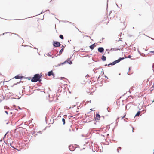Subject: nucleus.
I'll list each match as a JSON object with an SVG mask.
<instances>
[{"instance_id": "f257e3e1", "label": "nucleus", "mask_w": 154, "mask_h": 154, "mask_svg": "<svg viewBox=\"0 0 154 154\" xmlns=\"http://www.w3.org/2000/svg\"><path fill=\"white\" fill-rule=\"evenodd\" d=\"M41 77L39 74H36L31 79V81L33 82H36L37 81H39V82L41 81V80L40 79Z\"/></svg>"}, {"instance_id": "f03ea898", "label": "nucleus", "mask_w": 154, "mask_h": 154, "mask_svg": "<svg viewBox=\"0 0 154 154\" xmlns=\"http://www.w3.org/2000/svg\"><path fill=\"white\" fill-rule=\"evenodd\" d=\"M124 59V58H120L118 60H116V61H114L113 62H112V63H110V64H109L108 65V66H109L110 65H114L115 64H116V63L119 62L120 61H121V60H123Z\"/></svg>"}, {"instance_id": "7ed1b4c3", "label": "nucleus", "mask_w": 154, "mask_h": 154, "mask_svg": "<svg viewBox=\"0 0 154 154\" xmlns=\"http://www.w3.org/2000/svg\"><path fill=\"white\" fill-rule=\"evenodd\" d=\"M60 43L57 41H54L53 45L55 47H59L60 45Z\"/></svg>"}, {"instance_id": "20e7f679", "label": "nucleus", "mask_w": 154, "mask_h": 154, "mask_svg": "<svg viewBox=\"0 0 154 154\" xmlns=\"http://www.w3.org/2000/svg\"><path fill=\"white\" fill-rule=\"evenodd\" d=\"M66 62H68V63L69 64H72V61H70L68 59L67 60H66V61H64V62H63V63H62L61 64H60L59 65V66L60 65H63V64H65V63H66Z\"/></svg>"}, {"instance_id": "39448f33", "label": "nucleus", "mask_w": 154, "mask_h": 154, "mask_svg": "<svg viewBox=\"0 0 154 154\" xmlns=\"http://www.w3.org/2000/svg\"><path fill=\"white\" fill-rule=\"evenodd\" d=\"M104 51V49L102 47H100L98 48V51L100 52H102Z\"/></svg>"}, {"instance_id": "423d86ee", "label": "nucleus", "mask_w": 154, "mask_h": 154, "mask_svg": "<svg viewBox=\"0 0 154 154\" xmlns=\"http://www.w3.org/2000/svg\"><path fill=\"white\" fill-rule=\"evenodd\" d=\"M48 75L49 76H50L51 75H53L54 74L52 71H51L48 72Z\"/></svg>"}, {"instance_id": "0eeeda50", "label": "nucleus", "mask_w": 154, "mask_h": 154, "mask_svg": "<svg viewBox=\"0 0 154 154\" xmlns=\"http://www.w3.org/2000/svg\"><path fill=\"white\" fill-rule=\"evenodd\" d=\"M94 47H95L94 44H93L92 45H90V48H91L92 49H93Z\"/></svg>"}, {"instance_id": "6e6552de", "label": "nucleus", "mask_w": 154, "mask_h": 154, "mask_svg": "<svg viewBox=\"0 0 154 154\" xmlns=\"http://www.w3.org/2000/svg\"><path fill=\"white\" fill-rule=\"evenodd\" d=\"M96 118L98 120H99L100 118V115L99 114H96Z\"/></svg>"}, {"instance_id": "1a4fd4ad", "label": "nucleus", "mask_w": 154, "mask_h": 154, "mask_svg": "<svg viewBox=\"0 0 154 154\" xmlns=\"http://www.w3.org/2000/svg\"><path fill=\"white\" fill-rule=\"evenodd\" d=\"M102 59L103 61H105L106 60V57L105 56H104V55H103L102 57Z\"/></svg>"}, {"instance_id": "9d476101", "label": "nucleus", "mask_w": 154, "mask_h": 154, "mask_svg": "<svg viewBox=\"0 0 154 154\" xmlns=\"http://www.w3.org/2000/svg\"><path fill=\"white\" fill-rule=\"evenodd\" d=\"M21 78V77L18 75L16 76L15 77V78L17 79H20Z\"/></svg>"}, {"instance_id": "9b49d317", "label": "nucleus", "mask_w": 154, "mask_h": 154, "mask_svg": "<svg viewBox=\"0 0 154 154\" xmlns=\"http://www.w3.org/2000/svg\"><path fill=\"white\" fill-rule=\"evenodd\" d=\"M141 112L140 111H138L136 114L135 116H139L140 113Z\"/></svg>"}, {"instance_id": "f8f14e48", "label": "nucleus", "mask_w": 154, "mask_h": 154, "mask_svg": "<svg viewBox=\"0 0 154 154\" xmlns=\"http://www.w3.org/2000/svg\"><path fill=\"white\" fill-rule=\"evenodd\" d=\"M63 48H62V49L60 51L59 54H61L62 53L63 51Z\"/></svg>"}, {"instance_id": "ddd939ff", "label": "nucleus", "mask_w": 154, "mask_h": 154, "mask_svg": "<svg viewBox=\"0 0 154 154\" xmlns=\"http://www.w3.org/2000/svg\"><path fill=\"white\" fill-rule=\"evenodd\" d=\"M107 19V16H106L103 19L102 21H103L104 20H106Z\"/></svg>"}, {"instance_id": "4468645a", "label": "nucleus", "mask_w": 154, "mask_h": 154, "mask_svg": "<svg viewBox=\"0 0 154 154\" xmlns=\"http://www.w3.org/2000/svg\"><path fill=\"white\" fill-rule=\"evenodd\" d=\"M59 37L61 39H64L63 36L62 35H60L59 36Z\"/></svg>"}, {"instance_id": "2eb2a0df", "label": "nucleus", "mask_w": 154, "mask_h": 154, "mask_svg": "<svg viewBox=\"0 0 154 154\" xmlns=\"http://www.w3.org/2000/svg\"><path fill=\"white\" fill-rule=\"evenodd\" d=\"M121 147H118L117 149V151L118 153L119 152V150H121Z\"/></svg>"}, {"instance_id": "dca6fc26", "label": "nucleus", "mask_w": 154, "mask_h": 154, "mask_svg": "<svg viewBox=\"0 0 154 154\" xmlns=\"http://www.w3.org/2000/svg\"><path fill=\"white\" fill-rule=\"evenodd\" d=\"M62 120V121L63 122V125L65 124V119H64V118H63Z\"/></svg>"}, {"instance_id": "f3484780", "label": "nucleus", "mask_w": 154, "mask_h": 154, "mask_svg": "<svg viewBox=\"0 0 154 154\" xmlns=\"http://www.w3.org/2000/svg\"><path fill=\"white\" fill-rule=\"evenodd\" d=\"M125 116H126V114H125L122 117V119H123L124 118H125Z\"/></svg>"}, {"instance_id": "a211bd4d", "label": "nucleus", "mask_w": 154, "mask_h": 154, "mask_svg": "<svg viewBox=\"0 0 154 154\" xmlns=\"http://www.w3.org/2000/svg\"><path fill=\"white\" fill-rule=\"evenodd\" d=\"M131 57V55H129L128 57V58H130Z\"/></svg>"}, {"instance_id": "6ab92c4d", "label": "nucleus", "mask_w": 154, "mask_h": 154, "mask_svg": "<svg viewBox=\"0 0 154 154\" xmlns=\"http://www.w3.org/2000/svg\"><path fill=\"white\" fill-rule=\"evenodd\" d=\"M5 112L7 114H8V112L6 111H5Z\"/></svg>"}, {"instance_id": "aec40b11", "label": "nucleus", "mask_w": 154, "mask_h": 154, "mask_svg": "<svg viewBox=\"0 0 154 154\" xmlns=\"http://www.w3.org/2000/svg\"><path fill=\"white\" fill-rule=\"evenodd\" d=\"M62 48H63V49H64V46L63 45H62Z\"/></svg>"}, {"instance_id": "412c9836", "label": "nucleus", "mask_w": 154, "mask_h": 154, "mask_svg": "<svg viewBox=\"0 0 154 154\" xmlns=\"http://www.w3.org/2000/svg\"><path fill=\"white\" fill-rule=\"evenodd\" d=\"M150 53H154V51H151L150 52Z\"/></svg>"}, {"instance_id": "4be33fe9", "label": "nucleus", "mask_w": 154, "mask_h": 154, "mask_svg": "<svg viewBox=\"0 0 154 154\" xmlns=\"http://www.w3.org/2000/svg\"><path fill=\"white\" fill-rule=\"evenodd\" d=\"M7 134V133L5 134V135L4 136V137H5V136H6V135Z\"/></svg>"}, {"instance_id": "5701e85b", "label": "nucleus", "mask_w": 154, "mask_h": 154, "mask_svg": "<svg viewBox=\"0 0 154 154\" xmlns=\"http://www.w3.org/2000/svg\"><path fill=\"white\" fill-rule=\"evenodd\" d=\"M108 23H109V21H108V22H107L106 23V25H107Z\"/></svg>"}, {"instance_id": "b1692460", "label": "nucleus", "mask_w": 154, "mask_h": 154, "mask_svg": "<svg viewBox=\"0 0 154 154\" xmlns=\"http://www.w3.org/2000/svg\"><path fill=\"white\" fill-rule=\"evenodd\" d=\"M133 132H134V128H133Z\"/></svg>"}, {"instance_id": "393cba45", "label": "nucleus", "mask_w": 154, "mask_h": 154, "mask_svg": "<svg viewBox=\"0 0 154 154\" xmlns=\"http://www.w3.org/2000/svg\"><path fill=\"white\" fill-rule=\"evenodd\" d=\"M61 78V79H62V78H63V79H64V77H63V78Z\"/></svg>"}, {"instance_id": "a878e982", "label": "nucleus", "mask_w": 154, "mask_h": 154, "mask_svg": "<svg viewBox=\"0 0 154 154\" xmlns=\"http://www.w3.org/2000/svg\"><path fill=\"white\" fill-rule=\"evenodd\" d=\"M82 152H81V154H82Z\"/></svg>"}, {"instance_id": "bb28decb", "label": "nucleus", "mask_w": 154, "mask_h": 154, "mask_svg": "<svg viewBox=\"0 0 154 154\" xmlns=\"http://www.w3.org/2000/svg\"><path fill=\"white\" fill-rule=\"evenodd\" d=\"M11 113V114H12V112H11V113Z\"/></svg>"}]
</instances>
